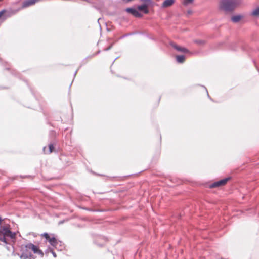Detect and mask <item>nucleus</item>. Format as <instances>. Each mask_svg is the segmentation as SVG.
I'll return each mask as SVG.
<instances>
[{"label":"nucleus","instance_id":"f257e3e1","mask_svg":"<svg viewBox=\"0 0 259 259\" xmlns=\"http://www.w3.org/2000/svg\"><path fill=\"white\" fill-rule=\"evenodd\" d=\"M16 233L11 231L9 225L0 226V242L7 244L10 239H15Z\"/></svg>","mask_w":259,"mask_h":259},{"label":"nucleus","instance_id":"f03ea898","mask_svg":"<svg viewBox=\"0 0 259 259\" xmlns=\"http://www.w3.org/2000/svg\"><path fill=\"white\" fill-rule=\"evenodd\" d=\"M238 5L237 0H221L220 2V9L225 12L233 11Z\"/></svg>","mask_w":259,"mask_h":259},{"label":"nucleus","instance_id":"7ed1b4c3","mask_svg":"<svg viewBox=\"0 0 259 259\" xmlns=\"http://www.w3.org/2000/svg\"><path fill=\"white\" fill-rule=\"evenodd\" d=\"M22 259H31V253L32 252V245L31 244L27 245H22L21 247Z\"/></svg>","mask_w":259,"mask_h":259},{"label":"nucleus","instance_id":"20e7f679","mask_svg":"<svg viewBox=\"0 0 259 259\" xmlns=\"http://www.w3.org/2000/svg\"><path fill=\"white\" fill-rule=\"evenodd\" d=\"M230 180V178H227L215 182L209 185V188H213L217 187H220L225 186L228 181Z\"/></svg>","mask_w":259,"mask_h":259},{"label":"nucleus","instance_id":"39448f33","mask_svg":"<svg viewBox=\"0 0 259 259\" xmlns=\"http://www.w3.org/2000/svg\"><path fill=\"white\" fill-rule=\"evenodd\" d=\"M144 4L142 5L138 6L137 7L138 11H143L145 14H148L149 13V10L148 9V5L150 4L151 2V0H141Z\"/></svg>","mask_w":259,"mask_h":259},{"label":"nucleus","instance_id":"423d86ee","mask_svg":"<svg viewBox=\"0 0 259 259\" xmlns=\"http://www.w3.org/2000/svg\"><path fill=\"white\" fill-rule=\"evenodd\" d=\"M125 11L136 17L140 18L143 16V15L135 8H128L125 9Z\"/></svg>","mask_w":259,"mask_h":259},{"label":"nucleus","instance_id":"0eeeda50","mask_svg":"<svg viewBox=\"0 0 259 259\" xmlns=\"http://www.w3.org/2000/svg\"><path fill=\"white\" fill-rule=\"evenodd\" d=\"M171 46L173 48H174L175 49H176L177 51H178L179 52L186 53H188L190 52L189 51L187 48L179 46L175 44H172Z\"/></svg>","mask_w":259,"mask_h":259},{"label":"nucleus","instance_id":"6e6552de","mask_svg":"<svg viewBox=\"0 0 259 259\" xmlns=\"http://www.w3.org/2000/svg\"><path fill=\"white\" fill-rule=\"evenodd\" d=\"M33 253L37 254L40 258H42L44 255L43 252L35 245H33Z\"/></svg>","mask_w":259,"mask_h":259},{"label":"nucleus","instance_id":"1a4fd4ad","mask_svg":"<svg viewBox=\"0 0 259 259\" xmlns=\"http://www.w3.org/2000/svg\"><path fill=\"white\" fill-rule=\"evenodd\" d=\"M54 149L55 147L54 145L53 144H50L49 145L48 147H45L44 148V151L46 154H49L51 153L53 151H54Z\"/></svg>","mask_w":259,"mask_h":259},{"label":"nucleus","instance_id":"9d476101","mask_svg":"<svg viewBox=\"0 0 259 259\" xmlns=\"http://www.w3.org/2000/svg\"><path fill=\"white\" fill-rule=\"evenodd\" d=\"M175 2V0H165L162 4V7L167 8L172 6Z\"/></svg>","mask_w":259,"mask_h":259},{"label":"nucleus","instance_id":"9b49d317","mask_svg":"<svg viewBox=\"0 0 259 259\" xmlns=\"http://www.w3.org/2000/svg\"><path fill=\"white\" fill-rule=\"evenodd\" d=\"M32 5V0H26L24 2H23L22 5V8H25L27 7H29Z\"/></svg>","mask_w":259,"mask_h":259},{"label":"nucleus","instance_id":"f8f14e48","mask_svg":"<svg viewBox=\"0 0 259 259\" xmlns=\"http://www.w3.org/2000/svg\"><path fill=\"white\" fill-rule=\"evenodd\" d=\"M242 18V17L241 15H236L232 17L231 19L232 21L236 23L239 22Z\"/></svg>","mask_w":259,"mask_h":259},{"label":"nucleus","instance_id":"ddd939ff","mask_svg":"<svg viewBox=\"0 0 259 259\" xmlns=\"http://www.w3.org/2000/svg\"><path fill=\"white\" fill-rule=\"evenodd\" d=\"M176 60L178 63H182L185 60V58L183 55H178L176 56Z\"/></svg>","mask_w":259,"mask_h":259},{"label":"nucleus","instance_id":"4468645a","mask_svg":"<svg viewBox=\"0 0 259 259\" xmlns=\"http://www.w3.org/2000/svg\"><path fill=\"white\" fill-rule=\"evenodd\" d=\"M49 243L53 246H56L57 244V240L55 237H52L49 240Z\"/></svg>","mask_w":259,"mask_h":259},{"label":"nucleus","instance_id":"2eb2a0df","mask_svg":"<svg viewBox=\"0 0 259 259\" xmlns=\"http://www.w3.org/2000/svg\"><path fill=\"white\" fill-rule=\"evenodd\" d=\"M252 15L255 17L259 16V7L253 11Z\"/></svg>","mask_w":259,"mask_h":259},{"label":"nucleus","instance_id":"dca6fc26","mask_svg":"<svg viewBox=\"0 0 259 259\" xmlns=\"http://www.w3.org/2000/svg\"><path fill=\"white\" fill-rule=\"evenodd\" d=\"M194 0H184L183 4L184 5H187L189 4L192 3Z\"/></svg>","mask_w":259,"mask_h":259},{"label":"nucleus","instance_id":"f3484780","mask_svg":"<svg viewBox=\"0 0 259 259\" xmlns=\"http://www.w3.org/2000/svg\"><path fill=\"white\" fill-rule=\"evenodd\" d=\"M7 13V10L5 9H3L0 11V18L2 17L4 14Z\"/></svg>","mask_w":259,"mask_h":259},{"label":"nucleus","instance_id":"a211bd4d","mask_svg":"<svg viewBox=\"0 0 259 259\" xmlns=\"http://www.w3.org/2000/svg\"><path fill=\"white\" fill-rule=\"evenodd\" d=\"M42 235L48 241L51 238L49 234L47 233H44Z\"/></svg>","mask_w":259,"mask_h":259},{"label":"nucleus","instance_id":"6ab92c4d","mask_svg":"<svg viewBox=\"0 0 259 259\" xmlns=\"http://www.w3.org/2000/svg\"><path fill=\"white\" fill-rule=\"evenodd\" d=\"M17 10H13L12 11L11 13H9L7 15V17H10L11 16L12 14H15L17 12Z\"/></svg>","mask_w":259,"mask_h":259},{"label":"nucleus","instance_id":"aec40b11","mask_svg":"<svg viewBox=\"0 0 259 259\" xmlns=\"http://www.w3.org/2000/svg\"><path fill=\"white\" fill-rule=\"evenodd\" d=\"M3 1V0H0V2H1V1Z\"/></svg>","mask_w":259,"mask_h":259}]
</instances>
